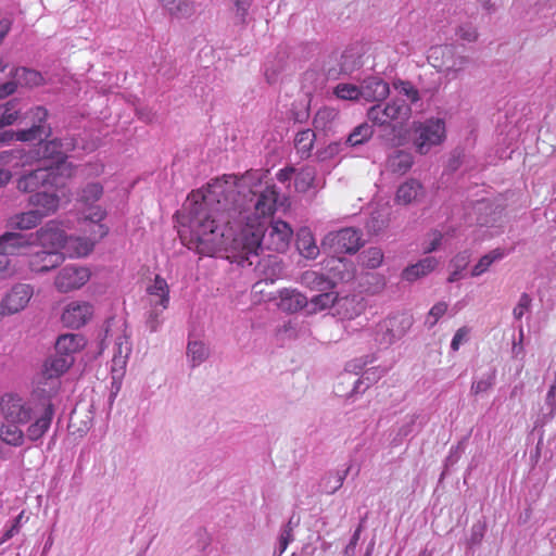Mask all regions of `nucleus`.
<instances>
[{
	"instance_id": "obj_28",
	"label": "nucleus",
	"mask_w": 556,
	"mask_h": 556,
	"mask_svg": "<svg viewBox=\"0 0 556 556\" xmlns=\"http://www.w3.org/2000/svg\"><path fill=\"white\" fill-rule=\"evenodd\" d=\"M34 233L28 236L18 232H5L0 236V249L13 255L20 249L25 248L33 243Z\"/></svg>"
},
{
	"instance_id": "obj_41",
	"label": "nucleus",
	"mask_w": 556,
	"mask_h": 556,
	"mask_svg": "<svg viewBox=\"0 0 556 556\" xmlns=\"http://www.w3.org/2000/svg\"><path fill=\"white\" fill-rule=\"evenodd\" d=\"M132 345L126 334L118 336L114 343L113 362L115 365L124 366L131 354Z\"/></svg>"
},
{
	"instance_id": "obj_25",
	"label": "nucleus",
	"mask_w": 556,
	"mask_h": 556,
	"mask_svg": "<svg viewBox=\"0 0 556 556\" xmlns=\"http://www.w3.org/2000/svg\"><path fill=\"white\" fill-rule=\"evenodd\" d=\"M350 469L351 465L344 469L327 471L319 481L320 492L329 495L336 493L342 486Z\"/></svg>"
},
{
	"instance_id": "obj_53",
	"label": "nucleus",
	"mask_w": 556,
	"mask_h": 556,
	"mask_svg": "<svg viewBox=\"0 0 556 556\" xmlns=\"http://www.w3.org/2000/svg\"><path fill=\"white\" fill-rule=\"evenodd\" d=\"M165 308L157 307V306H150V309L147 314L146 318V326L149 329L150 332H156L160 328V326L163 323V319L161 318L162 313Z\"/></svg>"
},
{
	"instance_id": "obj_62",
	"label": "nucleus",
	"mask_w": 556,
	"mask_h": 556,
	"mask_svg": "<svg viewBox=\"0 0 556 556\" xmlns=\"http://www.w3.org/2000/svg\"><path fill=\"white\" fill-rule=\"evenodd\" d=\"M442 240L443 235L438 230H433L431 233H429V238L426 241L425 252L431 253L433 251H437L441 247Z\"/></svg>"
},
{
	"instance_id": "obj_39",
	"label": "nucleus",
	"mask_w": 556,
	"mask_h": 556,
	"mask_svg": "<svg viewBox=\"0 0 556 556\" xmlns=\"http://www.w3.org/2000/svg\"><path fill=\"white\" fill-rule=\"evenodd\" d=\"M42 217L39 212L36 210H30L24 213H20L14 215L10 219V225L12 228H17L21 230H27L36 227L40 222Z\"/></svg>"
},
{
	"instance_id": "obj_46",
	"label": "nucleus",
	"mask_w": 556,
	"mask_h": 556,
	"mask_svg": "<svg viewBox=\"0 0 556 556\" xmlns=\"http://www.w3.org/2000/svg\"><path fill=\"white\" fill-rule=\"evenodd\" d=\"M103 194V187L99 182H89L87 184L78 194V201L84 203L85 205H91Z\"/></svg>"
},
{
	"instance_id": "obj_44",
	"label": "nucleus",
	"mask_w": 556,
	"mask_h": 556,
	"mask_svg": "<svg viewBox=\"0 0 556 556\" xmlns=\"http://www.w3.org/2000/svg\"><path fill=\"white\" fill-rule=\"evenodd\" d=\"M340 299L338 298L337 293L329 291H321L320 294H317L312 298L309 305L312 308L309 309L311 313L316 311H321L328 307L336 306Z\"/></svg>"
},
{
	"instance_id": "obj_63",
	"label": "nucleus",
	"mask_w": 556,
	"mask_h": 556,
	"mask_svg": "<svg viewBox=\"0 0 556 556\" xmlns=\"http://www.w3.org/2000/svg\"><path fill=\"white\" fill-rule=\"evenodd\" d=\"M545 404L548 407V413L546 416L551 419L553 418L556 409V382L549 387V390L546 394Z\"/></svg>"
},
{
	"instance_id": "obj_54",
	"label": "nucleus",
	"mask_w": 556,
	"mask_h": 556,
	"mask_svg": "<svg viewBox=\"0 0 556 556\" xmlns=\"http://www.w3.org/2000/svg\"><path fill=\"white\" fill-rule=\"evenodd\" d=\"M15 76L20 81H23L28 86H38L42 80V77L38 72L25 67L16 68Z\"/></svg>"
},
{
	"instance_id": "obj_33",
	"label": "nucleus",
	"mask_w": 556,
	"mask_h": 556,
	"mask_svg": "<svg viewBox=\"0 0 556 556\" xmlns=\"http://www.w3.org/2000/svg\"><path fill=\"white\" fill-rule=\"evenodd\" d=\"M365 309V304L357 296L342 298L337 303V314L344 319H353Z\"/></svg>"
},
{
	"instance_id": "obj_38",
	"label": "nucleus",
	"mask_w": 556,
	"mask_h": 556,
	"mask_svg": "<svg viewBox=\"0 0 556 556\" xmlns=\"http://www.w3.org/2000/svg\"><path fill=\"white\" fill-rule=\"evenodd\" d=\"M294 187L298 192L305 193L312 188H317L316 169L313 166H304L294 174Z\"/></svg>"
},
{
	"instance_id": "obj_32",
	"label": "nucleus",
	"mask_w": 556,
	"mask_h": 556,
	"mask_svg": "<svg viewBox=\"0 0 556 556\" xmlns=\"http://www.w3.org/2000/svg\"><path fill=\"white\" fill-rule=\"evenodd\" d=\"M413 163L414 159L412 153L403 150H396L389 155L387 167L394 174L404 175L412 168Z\"/></svg>"
},
{
	"instance_id": "obj_8",
	"label": "nucleus",
	"mask_w": 556,
	"mask_h": 556,
	"mask_svg": "<svg viewBox=\"0 0 556 556\" xmlns=\"http://www.w3.org/2000/svg\"><path fill=\"white\" fill-rule=\"evenodd\" d=\"M413 323V316L407 313L390 315L377 325L375 341L379 345L390 346L408 332Z\"/></svg>"
},
{
	"instance_id": "obj_15",
	"label": "nucleus",
	"mask_w": 556,
	"mask_h": 556,
	"mask_svg": "<svg viewBox=\"0 0 556 556\" xmlns=\"http://www.w3.org/2000/svg\"><path fill=\"white\" fill-rule=\"evenodd\" d=\"M34 293L33 287L27 283H16L2 299L1 305L7 314H15L24 309Z\"/></svg>"
},
{
	"instance_id": "obj_55",
	"label": "nucleus",
	"mask_w": 556,
	"mask_h": 556,
	"mask_svg": "<svg viewBox=\"0 0 556 556\" xmlns=\"http://www.w3.org/2000/svg\"><path fill=\"white\" fill-rule=\"evenodd\" d=\"M446 311L447 304L445 302L435 303L428 313V316L425 321L426 327L428 329L433 328L438 320L446 313Z\"/></svg>"
},
{
	"instance_id": "obj_59",
	"label": "nucleus",
	"mask_w": 556,
	"mask_h": 556,
	"mask_svg": "<svg viewBox=\"0 0 556 556\" xmlns=\"http://www.w3.org/2000/svg\"><path fill=\"white\" fill-rule=\"evenodd\" d=\"M294 540L293 531L291 527H283L281 529L279 539H278V556H281L283 552L287 549L288 545Z\"/></svg>"
},
{
	"instance_id": "obj_14",
	"label": "nucleus",
	"mask_w": 556,
	"mask_h": 556,
	"mask_svg": "<svg viewBox=\"0 0 556 556\" xmlns=\"http://www.w3.org/2000/svg\"><path fill=\"white\" fill-rule=\"evenodd\" d=\"M25 108V103L21 99H11L8 102L0 104V129L13 125L17 121H29L31 123L30 118H25V115L27 112H29L31 109L23 112V109ZM10 132H14L13 130H5L0 132V141H8L12 140L13 138L10 137Z\"/></svg>"
},
{
	"instance_id": "obj_52",
	"label": "nucleus",
	"mask_w": 556,
	"mask_h": 556,
	"mask_svg": "<svg viewBox=\"0 0 556 556\" xmlns=\"http://www.w3.org/2000/svg\"><path fill=\"white\" fill-rule=\"evenodd\" d=\"M298 249L300 253L306 258H315L319 253V249L311 236L299 239Z\"/></svg>"
},
{
	"instance_id": "obj_4",
	"label": "nucleus",
	"mask_w": 556,
	"mask_h": 556,
	"mask_svg": "<svg viewBox=\"0 0 556 556\" xmlns=\"http://www.w3.org/2000/svg\"><path fill=\"white\" fill-rule=\"evenodd\" d=\"M48 117V111L43 106L31 108L26 113L25 118L31 119V125L27 128L20 129L16 132H10L11 138H15L18 141H34L38 140V144L35 149L28 151L24 150L26 156H31L27 165H31L34 162H40L45 160H52L54 163H60L64 160L65 153L63 151V143L60 139L54 138L46 140L52 135L51 127L46 124Z\"/></svg>"
},
{
	"instance_id": "obj_40",
	"label": "nucleus",
	"mask_w": 556,
	"mask_h": 556,
	"mask_svg": "<svg viewBox=\"0 0 556 556\" xmlns=\"http://www.w3.org/2000/svg\"><path fill=\"white\" fill-rule=\"evenodd\" d=\"M374 135V129L367 123L356 126L346 137L345 147H358L366 143Z\"/></svg>"
},
{
	"instance_id": "obj_50",
	"label": "nucleus",
	"mask_w": 556,
	"mask_h": 556,
	"mask_svg": "<svg viewBox=\"0 0 556 556\" xmlns=\"http://www.w3.org/2000/svg\"><path fill=\"white\" fill-rule=\"evenodd\" d=\"M393 87L399 92V94L404 96L406 100L412 104L420 100L419 91L413 86L410 81L397 80L393 83Z\"/></svg>"
},
{
	"instance_id": "obj_35",
	"label": "nucleus",
	"mask_w": 556,
	"mask_h": 556,
	"mask_svg": "<svg viewBox=\"0 0 556 556\" xmlns=\"http://www.w3.org/2000/svg\"><path fill=\"white\" fill-rule=\"evenodd\" d=\"M507 255V251L502 248H496L480 257L478 263L471 269V277H479L486 273L493 263L503 260Z\"/></svg>"
},
{
	"instance_id": "obj_57",
	"label": "nucleus",
	"mask_w": 556,
	"mask_h": 556,
	"mask_svg": "<svg viewBox=\"0 0 556 556\" xmlns=\"http://www.w3.org/2000/svg\"><path fill=\"white\" fill-rule=\"evenodd\" d=\"M531 305H532V298L530 296V294L523 292L520 295L517 305L513 309L514 318L517 320H520L522 318V316L525 315V313L530 311Z\"/></svg>"
},
{
	"instance_id": "obj_58",
	"label": "nucleus",
	"mask_w": 556,
	"mask_h": 556,
	"mask_svg": "<svg viewBox=\"0 0 556 556\" xmlns=\"http://www.w3.org/2000/svg\"><path fill=\"white\" fill-rule=\"evenodd\" d=\"M457 36L467 42H473L478 38V33L476 27L471 24L460 25L456 30Z\"/></svg>"
},
{
	"instance_id": "obj_12",
	"label": "nucleus",
	"mask_w": 556,
	"mask_h": 556,
	"mask_svg": "<svg viewBox=\"0 0 556 556\" xmlns=\"http://www.w3.org/2000/svg\"><path fill=\"white\" fill-rule=\"evenodd\" d=\"M477 214V224L480 227L493 229L490 232L494 237L502 232L503 208L490 201H479L475 206Z\"/></svg>"
},
{
	"instance_id": "obj_49",
	"label": "nucleus",
	"mask_w": 556,
	"mask_h": 556,
	"mask_svg": "<svg viewBox=\"0 0 556 556\" xmlns=\"http://www.w3.org/2000/svg\"><path fill=\"white\" fill-rule=\"evenodd\" d=\"M346 149L343 141H333L330 142L327 147L318 149L316 151V159L319 162H326L334 159L339 154H341Z\"/></svg>"
},
{
	"instance_id": "obj_60",
	"label": "nucleus",
	"mask_w": 556,
	"mask_h": 556,
	"mask_svg": "<svg viewBox=\"0 0 556 556\" xmlns=\"http://www.w3.org/2000/svg\"><path fill=\"white\" fill-rule=\"evenodd\" d=\"M14 271V268L11 266L10 254L0 249V277H9L13 275Z\"/></svg>"
},
{
	"instance_id": "obj_47",
	"label": "nucleus",
	"mask_w": 556,
	"mask_h": 556,
	"mask_svg": "<svg viewBox=\"0 0 556 556\" xmlns=\"http://www.w3.org/2000/svg\"><path fill=\"white\" fill-rule=\"evenodd\" d=\"M361 264L367 268H378L383 261V252L380 248L371 247L359 254Z\"/></svg>"
},
{
	"instance_id": "obj_9",
	"label": "nucleus",
	"mask_w": 556,
	"mask_h": 556,
	"mask_svg": "<svg viewBox=\"0 0 556 556\" xmlns=\"http://www.w3.org/2000/svg\"><path fill=\"white\" fill-rule=\"evenodd\" d=\"M412 109L406 100L395 98L390 102L375 104L367 111V118L377 126H389L392 122L402 124L410 117Z\"/></svg>"
},
{
	"instance_id": "obj_31",
	"label": "nucleus",
	"mask_w": 556,
	"mask_h": 556,
	"mask_svg": "<svg viewBox=\"0 0 556 556\" xmlns=\"http://www.w3.org/2000/svg\"><path fill=\"white\" fill-rule=\"evenodd\" d=\"M301 283L311 290L329 291L336 287L332 279L315 270H306L301 276Z\"/></svg>"
},
{
	"instance_id": "obj_29",
	"label": "nucleus",
	"mask_w": 556,
	"mask_h": 556,
	"mask_svg": "<svg viewBox=\"0 0 556 556\" xmlns=\"http://www.w3.org/2000/svg\"><path fill=\"white\" fill-rule=\"evenodd\" d=\"M438 265V260L433 256H427L418 263L406 267L402 273V278L408 282L416 281L417 279L431 273Z\"/></svg>"
},
{
	"instance_id": "obj_22",
	"label": "nucleus",
	"mask_w": 556,
	"mask_h": 556,
	"mask_svg": "<svg viewBox=\"0 0 556 556\" xmlns=\"http://www.w3.org/2000/svg\"><path fill=\"white\" fill-rule=\"evenodd\" d=\"M362 99L366 101H382L389 92V84L382 78L377 76H370L365 78L361 84Z\"/></svg>"
},
{
	"instance_id": "obj_23",
	"label": "nucleus",
	"mask_w": 556,
	"mask_h": 556,
	"mask_svg": "<svg viewBox=\"0 0 556 556\" xmlns=\"http://www.w3.org/2000/svg\"><path fill=\"white\" fill-rule=\"evenodd\" d=\"M149 305L167 308L169 303V288L166 280L156 276L153 283L147 289Z\"/></svg>"
},
{
	"instance_id": "obj_2",
	"label": "nucleus",
	"mask_w": 556,
	"mask_h": 556,
	"mask_svg": "<svg viewBox=\"0 0 556 556\" xmlns=\"http://www.w3.org/2000/svg\"><path fill=\"white\" fill-rule=\"evenodd\" d=\"M232 177L235 179L237 197L236 200L229 199L226 205V195L220 194L218 200L212 205L214 211L213 219H218L216 224H222L226 230L231 229L241 230L242 227L248 225H257L258 219L262 217L269 216L275 210L277 202V192L274 187H266V189L260 193L252 192L249 190V194H242L237 186V178L232 175L224 176L222 180Z\"/></svg>"
},
{
	"instance_id": "obj_11",
	"label": "nucleus",
	"mask_w": 556,
	"mask_h": 556,
	"mask_svg": "<svg viewBox=\"0 0 556 556\" xmlns=\"http://www.w3.org/2000/svg\"><path fill=\"white\" fill-rule=\"evenodd\" d=\"M445 137L442 119H429L415 129L414 144L420 154H427L432 147L440 144Z\"/></svg>"
},
{
	"instance_id": "obj_18",
	"label": "nucleus",
	"mask_w": 556,
	"mask_h": 556,
	"mask_svg": "<svg viewBox=\"0 0 556 556\" xmlns=\"http://www.w3.org/2000/svg\"><path fill=\"white\" fill-rule=\"evenodd\" d=\"M89 206V212L86 215V218L89 220V231L90 237L88 239L89 243L86 247V252L92 250L96 242L105 237L109 232V228L105 225L100 224V222L106 216V212L102 210L99 205Z\"/></svg>"
},
{
	"instance_id": "obj_56",
	"label": "nucleus",
	"mask_w": 556,
	"mask_h": 556,
	"mask_svg": "<svg viewBox=\"0 0 556 556\" xmlns=\"http://www.w3.org/2000/svg\"><path fill=\"white\" fill-rule=\"evenodd\" d=\"M308 105L303 102H294L289 111V118L294 123H304L308 119Z\"/></svg>"
},
{
	"instance_id": "obj_24",
	"label": "nucleus",
	"mask_w": 556,
	"mask_h": 556,
	"mask_svg": "<svg viewBox=\"0 0 556 556\" xmlns=\"http://www.w3.org/2000/svg\"><path fill=\"white\" fill-rule=\"evenodd\" d=\"M308 305L307 298L294 289L280 291L278 306L281 311L295 313Z\"/></svg>"
},
{
	"instance_id": "obj_61",
	"label": "nucleus",
	"mask_w": 556,
	"mask_h": 556,
	"mask_svg": "<svg viewBox=\"0 0 556 556\" xmlns=\"http://www.w3.org/2000/svg\"><path fill=\"white\" fill-rule=\"evenodd\" d=\"M470 329L466 326L460 327L455 332L452 342H451V349L453 351H458L459 346L468 341Z\"/></svg>"
},
{
	"instance_id": "obj_6",
	"label": "nucleus",
	"mask_w": 556,
	"mask_h": 556,
	"mask_svg": "<svg viewBox=\"0 0 556 556\" xmlns=\"http://www.w3.org/2000/svg\"><path fill=\"white\" fill-rule=\"evenodd\" d=\"M74 363V356H64L56 353L50 356L43 365V371L36 387L37 396H48L50 400L56 396L60 390L59 377Z\"/></svg>"
},
{
	"instance_id": "obj_7",
	"label": "nucleus",
	"mask_w": 556,
	"mask_h": 556,
	"mask_svg": "<svg viewBox=\"0 0 556 556\" xmlns=\"http://www.w3.org/2000/svg\"><path fill=\"white\" fill-rule=\"evenodd\" d=\"M363 244V233L354 227L330 231L321 241L323 250L331 255L354 254Z\"/></svg>"
},
{
	"instance_id": "obj_42",
	"label": "nucleus",
	"mask_w": 556,
	"mask_h": 556,
	"mask_svg": "<svg viewBox=\"0 0 556 556\" xmlns=\"http://www.w3.org/2000/svg\"><path fill=\"white\" fill-rule=\"evenodd\" d=\"M18 424L8 422L0 426V439L13 446H20L24 443V433L18 428Z\"/></svg>"
},
{
	"instance_id": "obj_10",
	"label": "nucleus",
	"mask_w": 556,
	"mask_h": 556,
	"mask_svg": "<svg viewBox=\"0 0 556 556\" xmlns=\"http://www.w3.org/2000/svg\"><path fill=\"white\" fill-rule=\"evenodd\" d=\"M59 175L52 166H39L18 177L16 188L26 193H36L43 189H53Z\"/></svg>"
},
{
	"instance_id": "obj_36",
	"label": "nucleus",
	"mask_w": 556,
	"mask_h": 556,
	"mask_svg": "<svg viewBox=\"0 0 556 556\" xmlns=\"http://www.w3.org/2000/svg\"><path fill=\"white\" fill-rule=\"evenodd\" d=\"M316 135L313 129H303L296 132L294 138V147L301 159H307L312 155Z\"/></svg>"
},
{
	"instance_id": "obj_27",
	"label": "nucleus",
	"mask_w": 556,
	"mask_h": 556,
	"mask_svg": "<svg viewBox=\"0 0 556 556\" xmlns=\"http://www.w3.org/2000/svg\"><path fill=\"white\" fill-rule=\"evenodd\" d=\"M338 123L339 111L330 106L320 108L313 119L315 129L325 134L332 131Z\"/></svg>"
},
{
	"instance_id": "obj_26",
	"label": "nucleus",
	"mask_w": 556,
	"mask_h": 556,
	"mask_svg": "<svg viewBox=\"0 0 556 556\" xmlns=\"http://www.w3.org/2000/svg\"><path fill=\"white\" fill-rule=\"evenodd\" d=\"M386 372L387 369L381 366H375L365 369L362 372V376L353 381V389L351 390L350 395L364 393L370 384L378 382L386 375Z\"/></svg>"
},
{
	"instance_id": "obj_64",
	"label": "nucleus",
	"mask_w": 556,
	"mask_h": 556,
	"mask_svg": "<svg viewBox=\"0 0 556 556\" xmlns=\"http://www.w3.org/2000/svg\"><path fill=\"white\" fill-rule=\"evenodd\" d=\"M470 261V253L468 251L459 252L451 262L452 266L458 270H464Z\"/></svg>"
},
{
	"instance_id": "obj_17",
	"label": "nucleus",
	"mask_w": 556,
	"mask_h": 556,
	"mask_svg": "<svg viewBox=\"0 0 556 556\" xmlns=\"http://www.w3.org/2000/svg\"><path fill=\"white\" fill-rule=\"evenodd\" d=\"M66 240L65 232L59 224L51 220L34 233L33 243L38 242L42 248L58 250L63 247Z\"/></svg>"
},
{
	"instance_id": "obj_3",
	"label": "nucleus",
	"mask_w": 556,
	"mask_h": 556,
	"mask_svg": "<svg viewBox=\"0 0 556 556\" xmlns=\"http://www.w3.org/2000/svg\"><path fill=\"white\" fill-rule=\"evenodd\" d=\"M0 409L7 422L27 424L34 420L26 431L33 442L47 433L55 413L53 401L48 396H37L36 389L28 401L17 394H4L0 400Z\"/></svg>"
},
{
	"instance_id": "obj_13",
	"label": "nucleus",
	"mask_w": 556,
	"mask_h": 556,
	"mask_svg": "<svg viewBox=\"0 0 556 556\" xmlns=\"http://www.w3.org/2000/svg\"><path fill=\"white\" fill-rule=\"evenodd\" d=\"M90 278L86 267L67 265L63 267L55 278V287L60 292H70L83 287Z\"/></svg>"
},
{
	"instance_id": "obj_43",
	"label": "nucleus",
	"mask_w": 556,
	"mask_h": 556,
	"mask_svg": "<svg viewBox=\"0 0 556 556\" xmlns=\"http://www.w3.org/2000/svg\"><path fill=\"white\" fill-rule=\"evenodd\" d=\"M210 352L207 346L201 341H189L187 345V357L194 368L202 364L208 357Z\"/></svg>"
},
{
	"instance_id": "obj_1",
	"label": "nucleus",
	"mask_w": 556,
	"mask_h": 556,
	"mask_svg": "<svg viewBox=\"0 0 556 556\" xmlns=\"http://www.w3.org/2000/svg\"><path fill=\"white\" fill-rule=\"evenodd\" d=\"M226 195L236 200L237 189L232 177L222 180L215 179L207 185L204 192H192L188 197V204L179 216L182 229L180 238L190 250L199 254L213 256L218 252L228 253L227 257L238 265L253 266L261 270L270 267L271 273L266 274L271 278L281 273V263L276 255L261 258V253L266 249L274 252H285L291 241L293 230L288 223L278 219L273 220L266 228L261 223L248 225L236 231L216 224L212 205L220 202L218 197ZM228 202H226L227 204Z\"/></svg>"
},
{
	"instance_id": "obj_16",
	"label": "nucleus",
	"mask_w": 556,
	"mask_h": 556,
	"mask_svg": "<svg viewBox=\"0 0 556 556\" xmlns=\"http://www.w3.org/2000/svg\"><path fill=\"white\" fill-rule=\"evenodd\" d=\"M93 314V307L85 301L70 302L63 313L62 323L70 328L77 329L87 324Z\"/></svg>"
},
{
	"instance_id": "obj_19",
	"label": "nucleus",
	"mask_w": 556,
	"mask_h": 556,
	"mask_svg": "<svg viewBox=\"0 0 556 556\" xmlns=\"http://www.w3.org/2000/svg\"><path fill=\"white\" fill-rule=\"evenodd\" d=\"M64 261V255L58 250H40L35 252L29 260V266L35 273H47Z\"/></svg>"
},
{
	"instance_id": "obj_48",
	"label": "nucleus",
	"mask_w": 556,
	"mask_h": 556,
	"mask_svg": "<svg viewBox=\"0 0 556 556\" xmlns=\"http://www.w3.org/2000/svg\"><path fill=\"white\" fill-rule=\"evenodd\" d=\"M362 65L361 56L353 50H345L340 59V70L344 74H351Z\"/></svg>"
},
{
	"instance_id": "obj_51",
	"label": "nucleus",
	"mask_w": 556,
	"mask_h": 556,
	"mask_svg": "<svg viewBox=\"0 0 556 556\" xmlns=\"http://www.w3.org/2000/svg\"><path fill=\"white\" fill-rule=\"evenodd\" d=\"M334 94L342 100H358L362 98L361 85L339 84L334 88Z\"/></svg>"
},
{
	"instance_id": "obj_5",
	"label": "nucleus",
	"mask_w": 556,
	"mask_h": 556,
	"mask_svg": "<svg viewBox=\"0 0 556 556\" xmlns=\"http://www.w3.org/2000/svg\"><path fill=\"white\" fill-rule=\"evenodd\" d=\"M428 62L450 79H456L470 64V58L460 54L453 45H438L429 49Z\"/></svg>"
},
{
	"instance_id": "obj_37",
	"label": "nucleus",
	"mask_w": 556,
	"mask_h": 556,
	"mask_svg": "<svg viewBox=\"0 0 556 556\" xmlns=\"http://www.w3.org/2000/svg\"><path fill=\"white\" fill-rule=\"evenodd\" d=\"M421 185L415 180L409 179L403 182L396 191L395 201L399 204L407 205L410 204L414 200L417 199L419 193L421 192Z\"/></svg>"
},
{
	"instance_id": "obj_30",
	"label": "nucleus",
	"mask_w": 556,
	"mask_h": 556,
	"mask_svg": "<svg viewBox=\"0 0 556 556\" xmlns=\"http://www.w3.org/2000/svg\"><path fill=\"white\" fill-rule=\"evenodd\" d=\"M86 340L83 336L77 333H66L58 338L55 342V352L64 356H73L76 352L83 349Z\"/></svg>"
},
{
	"instance_id": "obj_34",
	"label": "nucleus",
	"mask_w": 556,
	"mask_h": 556,
	"mask_svg": "<svg viewBox=\"0 0 556 556\" xmlns=\"http://www.w3.org/2000/svg\"><path fill=\"white\" fill-rule=\"evenodd\" d=\"M159 4L173 17L190 16L194 11L193 0H156Z\"/></svg>"
},
{
	"instance_id": "obj_45",
	"label": "nucleus",
	"mask_w": 556,
	"mask_h": 556,
	"mask_svg": "<svg viewBox=\"0 0 556 556\" xmlns=\"http://www.w3.org/2000/svg\"><path fill=\"white\" fill-rule=\"evenodd\" d=\"M496 372V368L492 366L480 379L473 380L470 388L471 393L478 395L491 390L495 384Z\"/></svg>"
},
{
	"instance_id": "obj_20",
	"label": "nucleus",
	"mask_w": 556,
	"mask_h": 556,
	"mask_svg": "<svg viewBox=\"0 0 556 556\" xmlns=\"http://www.w3.org/2000/svg\"><path fill=\"white\" fill-rule=\"evenodd\" d=\"M30 156L24 154V149H11L0 152V186L8 182L11 178V173L4 166L16 168L25 167Z\"/></svg>"
},
{
	"instance_id": "obj_21",
	"label": "nucleus",
	"mask_w": 556,
	"mask_h": 556,
	"mask_svg": "<svg viewBox=\"0 0 556 556\" xmlns=\"http://www.w3.org/2000/svg\"><path fill=\"white\" fill-rule=\"evenodd\" d=\"M29 203L35 206L34 210L41 214V217H46L56 212L60 205V198L53 189H43L35 194L30 195Z\"/></svg>"
}]
</instances>
